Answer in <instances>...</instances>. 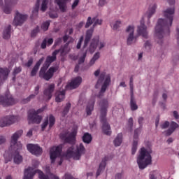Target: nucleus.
<instances>
[{"instance_id":"1","label":"nucleus","mask_w":179,"mask_h":179,"mask_svg":"<svg viewBox=\"0 0 179 179\" xmlns=\"http://www.w3.org/2000/svg\"><path fill=\"white\" fill-rule=\"evenodd\" d=\"M174 7L168 8L164 10L163 15L165 19H159L155 27V38L158 44H163V40L166 34H169V29L173 24L174 17Z\"/></svg>"},{"instance_id":"2","label":"nucleus","mask_w":179,"mask_h":179,"mask_svg":"<svg viewBox=\"0 0 179 179\" xmlns=\"http://www.w3.org/2000/svg\"><path fill=\"white\" fill-rule=\"evenodd\" d=\"M23 135V130L20 129L15 131L11 136L10 140V149L15 152L13 154V160L15 164H20L23 162V157L19 155V150H22L23 145L22 143L17 141V139Z\"/></svg>"},{"instance_id":"3","label":"nucleus","mask_w":179,"mask_h":179,"mask_svg":"<svg viewBox=\"0 0 179 179\" xmlns=\"http://www.w3.org/2000/svg\"><path fill=\"white\" fill-rule=\"evenodd\" d=\"M34 169H36V166L28 167V169H25L23 179H33L36 173L38 174L39 179H59V177L51 173L50 166H45L44 169L46 174L42 171L35 170Z\"/></svg>"},{"instance_id":"4","label":"nucleus","mask_w":179,"mask_h":179,"mask_svg":"<svg viewBox=\"0 0 179 179\" xmlns=\"http://www.w3.org/2000/svg\"><path fill=\"white\" fill-rule=\"evenodd\" d=\"M152 151L145 148H141L137 157V164L140 170H145L150 164H152Z\"/></svg>"},{"instance_id":"5","label":"nucleus","mask_w":179,"mask_h":179,"mask_svg":"<svg viewBox=\"0 0 179 179\" xmlns=\"http://www.w3.org/2000/svg\"><path fill=\"white\" fill-rule=\"evenodd\" d=\"M157 6L156 4H151L148 8V10L145 14L144 17L140 21V25L138 26L137 32L140 36L144 37V38H148V29L146 25H145V19H150L151 16H153L156 12V8Z\"/></svg>"},{"instance_id":"6","label":"nucleus","mask_w":179,"mask_h":179,"mask_svg":"<svg viewBox=\"0 0 179 179\" xmlns=\"http://www.w3.org/2000/svg\"><path fill=\"white\" fill-rule=\"evenodd\" d=\"M99 36H95L91 41L90 45L88 49L84 52L83 54L80 53L79 55L80 56L78 64H83L85 62V58H86V53L87 51H90L91 54H93L94 51H96V48H99V50H101L106 47V42L104 41H99Z\"/></svg>"},{"instance_id":"7","label":"nucleus","mask_w":179,"mask_h":179,"mask_svg":"<svg viewBox=\"0 0 179 179\" xmlns=\"http://www.w3.org/2000/svg\"><path fill=\"white\" fill-rule=\"evenodd\" d=\"M101 107V121L103 124L102 129L106 135H111V127L108 124L106 115H107V108H108V101L104 99L100 103Z\"/></svg>"},{"instance_id":"8","label":"nucleus","mask_w":179,"mask_h":179,"mask_svg":"<svg viewBox=\"0 0 179 179\" xmlns=\"http://www.w3.org/2000/svg\"><path fill=\"white\" fill-rule=\"evenodd\" d=\"M86 149L83 144L80 143L77 145L76 150L73 149V146L69 148L66 152L63 155V157H73L74 160H79L82 155H85Z\"/></svg>"},{"instance_id":"9","label":"nucleus","mask_w":179,"mask_h":179,"mask_svg":"<svg viewBox=\"0 0 179 179\" xmlns=\"http://www.w3.org/2000/svg\"><path fill=\"white\" fill-rule=\"evenodd\" d=\"M111 83V76L110 74H107L103 72L100 74L99 78L95 85L96 89H99L101 87L100 93H104L107 90V87Z\"/></svg>"},{"instance_id":"10","label":"nucleus","mask_w":179,"mask_h":179,"mask_svg":"<svg viewBox=\"0 0 179 179\" xmlns=\"http://www.w3.org/2000/svg\"><path fill=\"white\" fill-rule=\"evenodd\" d=\"M76 134H78V126H74L71 132L69 131H64L60 134V138L66 143L73 145L76 141Z\"/></svg>"},{"instance_id":"11","label":"nucleus","mask_w":179,"mask_h":179,"mask_svg":"<svg viewBox=\"0 0 179 179\" xmlns=\"http://www.w3.org/2000/svg\"><path fill=\"white\" fill-rule=\"evenodd\" d=\"M144 119L142 117H138V122L140 125V128H137L134 130V134L133 138V143L131 147V155H135L136 153V150H138V142H139V134H141V131L142 128V125H143Z\"/></svg>"},{"instance_id":"12","label":"nucleus","mask_w":179,"mask_h":179,"mask_svg":"<svg viewBox=\"0 0 179 179\" xmlns=\"http://www.w3.org/2000/svg\"><path fill=\"white\" fill-rule=\"evenodd\" d=\"M44 109L45 108H41L37 110L34 109L29 110L28 112L29 124H40V122H41V120H43V117L38 114L43 113Z\"/></svg>"},{"instance_id":"13","label":"nucleus","mask_w":179,"mask_h":179,"mask_svg":"<svg viewBox=\"0 0 179 179\" xmlns=\"http://www.w3.org/2000/svg\"><path fill=\"white\" fill-rule=\"evenodd\" d=\"M62 152V145H59L58 146H54L50 148V159L51 163H55V159H60L59 162V166L62 164V156H61V153Z\"/></svg>"},{"instance_id":"14","label":"nucleus","mask_w":179,"mask_h":179,"mask_svg":"<svg viewBox=\"0 0 179 179\" xmlns=\"http://www.w3.org/2000/svg\"><path fill=\"white\" fill-rule=\"evenodd\" d=\"M48 69V67L43 66L39 72V76L45 80H50L52 76H54V73L58 71V66H52L49 69V70L45 72Z\"/></svg>"},{"instance_id":"15","label":"nucleus","mask_w":179,"mask_h":179,"mask_svg":"<svg viewBox=\"0 0 179 179\" xmlns=\"http://www.w3.org/2000/svg\"><path fill=\"white\" fill-rule=\"evenodd\" d=\"M169 127V128L167 129V127ZM161 129H167L165 131H164V134L166 136H170L178 128V124H177L175 122H171V124L170 122L168 121H165L161 123L160 124Z\"/></svg>"},{"instance_id":"16","label":"nucleus","mask_w":179,"mask_h":179,"mask_svg":"<svg viewBox=\"0 0 179 179\" xmlns=\"http://www.w3.org/2000/svg\"><path fill=\"white\" fill-rule=\"evenodd\" d=\"M63 41H64V43H66L67 41L68 43H66L64 46H62L60 50H57L59 51V52H60V55L62 57H65V55H66V54H68L69 51H71V48H69V43H73V39L72 38V37L69 36L68 35H65L63 37Z\"/></svg>"},{"instance_id":"17","label":"nucleus","mask_w":179,"mask_h":179,"mask_svg":"<svg viewBox=\"0 0 179 179\" xmlns=\"http://www.w3.org/2000/svg\"><path fill=\"white\" fill-rule=\"evenodd\" d=\"M19 121V117L17 116H6L0 119V127L3 128L4 127H10L13 124H15Z\"/></svg>"},{"instance_id":"18","label":"nucleus","mask_w":179,"mask_h":179,"mask_svg":"<svg viewBox=\"0 0 179 179\" xmlns=\"http://www.w3.org/2000/svg\"><path fill=\"white\" fill-rule=\"evenodd\" d=\"M134 33H135V26L129 25L126 28L127 43L128 45H131V44H134L136 42V38L134 36Z\"/></svg>"},{"instance_id":"19","label":"nucleus","mask_w":179,"mask_h":179,"mask_svg":"<svg viewBox=\"0 0 179 179\" xmlns=\"http://www.w3.org/2000/svg\"><path fill=\"white\" fill-rule=\"evenodd\" d=\"M13 0H0V6L4 13L9 15L12 12V6L15 5Z\"/></svg>"},{"instance_id":"20","label":"nucleus","mask_w":179,"mask_h":179,"mask_svg":"<svg viewBox=\"0 0 179 179\" xmlns=\"http://www.w3.org/2000/svg\"><path fill=\"white\" fill-rule=\"evenodd\" d=\"M41 0H37L36 4L35 5V7L32 11L33 16H37L38 15V9L40 8V1ZM50 2V0H42L41 10L42 12H45L47 10V8L48 6V3Z\"/></svg>"},{"instance_id":"21","label":"nucleus","mask_w":179,"mask_h":179,"mask_svg":"<svg viewBox=\"0 0 179 179\" xmlns=\"http://www.w3.org/2000/svg\"><path fill=\"white\" fill-rule=\"evenodd\" d=\"M27 150L35 156H41L43 153V149L37 144H28L27 145Z\"/></svg>"},{"instance_id":"22","label":"nucleus","mask_w":179,"mask_h":179,"mask_svg":"<svg viewBox=\"0 0 179 179\" xmlns=\"http://www.w3.org/2000/svg\"><path fill=\"white\" fill-rule=\"evenodd\" d=\"M26 19H27V15H23L17 11L13 20V24L15 26H22L23 23H24Z\"/></svg>"},{"instance_id":"23","label":"nucleus","mask_w":179,"mask_h":179,"mask_svg":"<svg viewBox=\"0 0 179 179\" xmlns=\"http://www.w3.org/2000/svg\"><path fill=\"white\" fill-rule=\"evenodd\" d=\"M12 104H15V99L10 94H7L6 96H0V105L3 106L4 107L6 106H12Z\"/></svg>"},{"instance_id":"24","label":"nucleus","mask_w":179,"mask_h":179,"mask_svg":"<svg viewBox=\"0 0 179 179\" xmlns=\"http://www.w3.org/2000/svg\"><path fill=\"white\" fill-rule=\"evenodd\" d=\"M82 83V78L81 77H76L71 80V81L66 85V89H76V87H79V85Z\"/></svg>"},{"instance_id":"25","label":"nucleus","mask_w":179,"mask_h":179,"mask_svg":"<svg viewBox=\"0 0 179 179\" xmlns=\"http://www.w3.org/2000/svg\"><path fill=\"white\" fill-rule=\"evenodd\" d=\"M49 122V129H51L52 127L54 126V124H55V117L52 116V115H50L48 117L46 118V120L43 122L42 124V131H44L45 128H47Z\"/></svg>"},{"instance_id":"26","label":"nucleus","mask_w":179,"mask_h":179,"mask_svg":"<svg viewBox=\"0 0 179 179\" xmlns=\"http://www.w3.org/2000/svg\"><path fill=\"white\" fill-rule=\"evenodd\" d=\"M58 52H59V50H55L52 52V56H48L43 66L48 68L51 64H52V62L57 59V55Z\"/></svg>"},{"instance_id":"27","label":"nucleus","mask_w":179,"mask_h":179,"mask_svg":"<svg viewBox=\"0 0 179 179\" xmlns=\"http://www.w3.org/2000/svg\"><path fill=\"white\" fill-rule=\"evenodd\" d=\"M54 89H55V85L50 84L48 86V88L45 90L44 94L48 97V100H50L52 97V92H54Z\"/></svg>"},{"instance_id":"28","label":"nucleus","mask_w":179,"mask_h":179,"mask_svg":"<svg viewBox=\"0 0 179 179\" xmlns=\"http://www.w3.org/2000/svg\"><path fill=\"white\" fill-rule=\"evenodd\" d=\"M92 36H93V28H91L87 31L85 38L84 41L83 50H85V48L87 47V44H89V41H90Z\"/></svg>"},{"instance_id":"29","label":"nucleus","mask_w":179,"mask_h":179,"mask_svg":"<svg viewBox=\"0 0 179 179\" xmlns=\"http://www.w3.org/2000/svg\"><path fill=\"white\" fill-rule=\"evenodd\" d=\"M68 0H55V3L58 5L61 12H66V1Z\"/></svg>"},{"instance_id":"30","label":"nucleus","mask_w":179,"mask_h":179,"mask_svg":"<svg viewBox=\"0 0 179 179\" xmlns=\"http://www.w3.org/2000/svg\"><path fill=\"white\" fill-rule=\"evenodd\" d=\"M107 160H108V158L106 157L101 162L99 167L96 171V177H99V176H100V173L104 171V169H106V162H107Z\"/></svg>"},{"instance_id":"31","label":"nucleus","mask_w":179,"mask_h":179,"mask_svg":"<svg viewBox=\"0 0 179 179\" xmlns=\"http://www.w3.org/2000/svg\"><path fill=\"white\" fill-rule=\"evenodd\" d=\"M44 61V57H42L39 59L38 62H36V65L33 68L31 72V76H36V74L37 73V71H38V69L40 68V65L43 64V62Z\"/></svg>"},{"instance_id":"32","label":"nucleus","mask_w":179,"mask_h":179,"mask_svg":"<svg viewBox=\"0 0 179 179\" xmlns=\"http://www.w3.org/2000/svg\"><path fill=\"white\" fill-rule=\"evenodd\" d=\"M12 30V26L8 25L3 30V38L4 40H8V38H10V32Z\"/></svg>"},{"instance_id":"33","label":"nucleus","mask_w":179,"mask_h":179,"mask_svg":"<svg viewBox=\"0 0 179 179\" xmlns=\"http://www.w3.org/2000/svg\"><path fill=\"white\" fill-rule=\"evenodd\" d=\"M65 99V90L57 91L56 92L55 100L57 103H61Z\"/></svg>"},{"instance_id":"34","label":"nucleus","mask_w":179,"mask_h":179,"mask_svg":"<svg viewBox=\"0 0 179 179\" xmlns=\"http://www.w3.org/2000/svg\"><path fill=\"white\" fill-rule=\"evenodd\" d=\"M9 72H10V71H9V69L7 68H0V80H2V79L3 80H5V79H6L9 75Z\"/></svg>"},{"instance_id":"35","label":"nucleus","mask_w":179,"mask_h":179,"mask_svg":"<svg viewBox=\"0 0 179 179\" xmlns=\"http://www.w3.org/2000/svg\"><path fill=\"white\" fill-rule=\"evenodd\" d=\"M93 108H94V99H92L86 108V113L87 115H90L92 114V111H93Z\"/></svg>"},{"instance_id":"36","label":"nucleus","mask_w":179,"mask_h":179,"mask_svg":"<svg viewBox=\"0 0 179 179\" xmlns=\"http://www.w3.org/2000/svg\"><path fill=\"white\" fill-rule=\"evenodd\" d=\"M130 107L131 111H135L138 108L136 101H135V98L134 97V93H131Z\"/></svg>"},{"instance_id":"37","label":"nucleus","mask_w":179,"mask_h":179,"mask_svg":"<svg viewBox=\"0 0 179 179\" xmlns=\"http://www.w3.org/2000/svg\"><path fill=\"white\" fill-rule=\"evenodd\" d=\"M113 143L115 146H120L121 143H122V133H120L117 134L115 140L113 141Z\"/></svg>"},{"instance_id":"38","label":"nucleus","mask_w":179,"mask_h":179,"mask_svg":"<svg viewBox=\"0 0 179 179\" xmlns=\"http://www.w3.org/2000/svg\"><path fill=\"white\" fill-rule=\"evenodd\" d=\"M99 58H100V52H97L94 55L93 57L90 61V66H92V65H94V64H96V61H97Z\"/></svg>"},{"instance_id":"39","label":"nucleus","mask_w":179,"mask_h":179,"mask_svg":"<svg viewBox=\"0 0 179 179\" xmlns=\"http://www.w3.org/2000/svg\"><path fill=\"white\" fill-rule=\"evenodd\" d=\"M83 141L84 143H90L92 142V135L89 133H85L83 136Z\"/></svg>"},{"instance_id":"40","label":"nucleus","mask_w":179,"mask_h":179,"mask_svg":"<svg viewBox=\"0 0 179 179\" xmlns=\"http://www.w3.org/2000/svg\"><path fill=\"white\" fill-rule=\"evenodd\" d=\"M110 27L113 30H117V29H120V27H121V21L120 20L113 21L110 23Z\"/></svg>"},{"instance_id":"41","label":"nucleus","mask_w":179,"mask_h":179,"mask_svg":"<svg viewBox=\"0 0 179 179\" xmlns=\"http://www.w3.org/2000/svg\"><path fill=\"white\" fill-rule=\"evenodd\" d=\"M38 90H40V86L37 85L35 87V94H31L28 98H27L26 101H30L31 99H34V97L38 94Z\"/></svg>"},{"instance_id":"42","label":"nucleus","mask_w":179,"mask_h":179,"mask_svg":"<svg viewBox=\"0 0 179 179\" xmlns=\"http://www.w3.org/2000/svg\"><path fill=\"white\" fill-rule=\"evenodd\" d=\"M70 108H71V103H67L62 113V117H65L66 115V114H68V113H69Z\"/></svg>"},{"instance_id":"43","label":"nucleus","mask_w":179,"mask_h":179,"mask_svg":"<svg viewBox=\"0 0 179 179\" xmlns=\"http://www.w3.org/2000/svg\"><path fill=\"white\" fill-rule=\"evenodd\" d=\"M93 27H96V26H100L101 25V23H103V20L97 18V17H93Z\"/></svg>"},{"instance_id":"44","label":"nucleus","mask_w":179,"mask_h":179,"mask_svg":"<svg viewBox=\"0 0 179 179\" xmlns=\"http://www.w3.org/2000/svg\"><path fill=\"white\" fill-rule=\"evenodd\" d=\"M157 177H160V173L157 171H154L150 173V179H156Z\"/></svg>"},{"instance_id":"45","label":"nucleus","mask_w":179,"mask_h":179,"mask_svg":"<svg viewBox=\"0 0 179 179\" xmlns=\"http://www.w3.org/2000/svg\"><path fill=\"white\" fill-rule=\"evenodd\" d=\"M48 27H50V21L43 22L41 26V29L43 30V31H47V30H48Z\"/></svg>"},{"instance_id":"46","label":"nucleus","mask_w":179,"mask_h":179,"mask_svg":"<svg viewBox=\"0 0 179 179\" xmlns=\"http://www.w3.org/2000/svg\"><path fill=\"white\" fill-rule=\"evenodd\" d=\"M93 23H94L93 18L92 19V17H88L87 20V22L85 24V29H88V27H90V26H92Z\"/></svg>"},{"instance_id":"47","label":"nucleus","mask_w":179,"mask_h":179,"mask_svg":"<svg viewBox=\"0 0 179 179\" xmlns=\"http://www.w3.org/2000/svg\"><path fill=\"white\" fill-rule=\"evenodd\" d=\"M107 3H108V0H99L98 6L99 8H103V6H106Z\"/></svg>"},{"instance_id":"48","label":"nucleus","mask_w":179,"mask_h":179,"mask_svg":"<svg viewBox=\"0 0 179 179\" xmlns=\"http://www.w3.org/2000/svg\"><path fill=\"white\" fill-rule=\"evenodd\" d=\"M38 31H40V27H36L31 33V37H36Z\"/></svg>"},{"instance_id":"49","label":"nucleus","mask_w":179,"mask_h":179,"mask_svg":"<svg viewBox=\"0 0 179 179\" xmlns=\"http://www.w3.org/2000/svg\"><path fill=\"white\" fill-rule=\"evenodd\" d=\"M128 127L130 131H132V127H134V119L132 117H130L128 120Z\"/></svg>"},{"instance_id":"50","label":"nucleus","mask_w":179,"mask_h":179,"mask_svg":"<svg viewBox=\"0 0 179 179\" xmlns=\"http://www.w3.org/2000/svg\"><path fill=\"white\" fill-rule=\"evenodd\" d=\"M130 92L134 93V78L132 77L130 78Z\"/></svg>"},{"instance_id":"51","label":"nucleus","mask_w":179,"mask_h":179,"mask_svg":"<svg viewBox=\"0 0 179 179\" xmlns=\"http://www.w3.org/2000/svg\"><path fill=\"white\" fill-rule=\"evenodd\" d=\"M49 15L51 19H55L58 17V14L55 12H50Z\"/></svg>"},{"instance_id":"52","label":"nucleus","mask_w":179,"mask_h":179,"mask_svg":"<svg viewBox=\"0 0 179 179\" xmlns=\"http://www.w3.org/2000/svg\"><path fill=\"white\" fill-rule=\"evenodd\" d=\"M144 46H145V48L147 50H150V47H152V43H150V41H147L145 43Z\"/></svg>"},{"instance_id":"53","label":"nucleus","mask_w":179,"mask_h":179,"mask_svg":"<svg viewBox=\"0 0 179 179\" xmlns=\"http://www.w3.org/2000/svg\"><path fill=\"white\" fill-rule=\"evenodd\" d=\"M83 38H84L83 36H82L80 38V40H79V41H78V44H77V48H78V50H79V48H80V47H81V45H82V43H83Z\"/></svg>"},{"instance_id":"54","label":"nucleus","mask_w":179,"mask_h":179,"mask_svg":"<svg viewBox=\"0 0 179 179\" xmlns=\"http://www.w3.org/2000/svg\"><path fill=\"white\" fill-rule=\"evenodd\" d=\"M62 42V38H59L55 41V44L53 45V48L57 47V45H59V43Z\"/></svg>"},{"instance_id":"55","label":"nucleus","mask_w":179,"mask_h":179,"mask_svg":"<svg viewBox=\"0 0 179 179\" xmlns=\"http://www.w3.org/2000/svg\"><path fill=\"white\" fill-rule=\"evenodd\" d=\"M22 71V68L17 67L14 69L13 75H17V73H20V72Z\"/></svg>"},{"instance_id":"56","label":"nucleus","mask_w":179,"mask_h":179,"mask_svg":"<svg viewBox=\"0 0 179 179\" xmlns=\"http://www.w3.org/2000/svg\"><path fill=\"white\" fill-rule=\"evenodd\" d=\"M6 142V138L4 136H0V145H3Z\"/></svg>"},{"instance_id":"57","label":"nucleus","mask_w":179,"mask_h":179,"mask_svg":"<svg viewBox=\"0 0 179 179\" xmlns=\"http://www.w3.org/2000/svg\"><path fill=\"white\" fill-rule=\"evenodd\" d=\"M47 47V38H45L41 43V48L44 49Z\"/></svg>"},{"instance_id":"58","label":"nucleus","mask_w":179,"mask_h":179,"mask_svg":"<svg viewBox=\"0 0 179 179\" xmlns=\"http://www.w3.org/2000/svg\"><path fill=\"white\" fill-rule=\"evenodd\" d=\"M78 3H79V0H74L73 3L72 4V9H75V8L78 6Z\"/></svg>"},{"instance_id":"59","label":"nucleus","mask_w":179,"mask_h":179,"mask_svg":"<svg viewBox=\"0 0 179 179\" xmlns=\"http://www.w3.org/2000/svg\"><path fill=\"white\" fill-rule=\"evenodd\" d=\"M33 136V129H30L27 134V136H28V138H31V136Z\"/></svg>"},{"instance_id":"60","label":"nucleus","mask_w":179,"mask_h":179,"mask_svg":"<svg viewBox=\"0 0 179 179\" xmlns=\"http://www.w3.org/2000/svg\"><path fill=\"white\" fill-rule=\"evenodd\" d=\"M4 159H5V163H8V162H10L12 160V157L10 156L6 157V154L4 155Z\"/></svg>"},{"instance_id":"61","label":"nucleus","mask_w":179,"mask_h":179,"mask_svg":"<svg viewBox=\"0 0 179 179\" xmlns=\"http://www.w3.org/2000/svg\"><path fill=\"white\" fill-rule=\"evenodd\" d=\"M54 43V40L52 38H47V44L48 45H51Z\"/></svg>"},{"instance_id":"62","label":"nucleus","mask_w":179,"mask_h":179,"mask_svg":"<svg viewBox=\"0 0 179 179\" xmlns=\"http://www.w3.org/2000/svg\"><path fill=\"white\" fill-rule=\"evenodd\" d=\"M173 115L174 118H176V120H178V118H179L178 112H177L176 110L173 111Z\"/></svg>"},{"instance_id":"63","label":"nucleus","mask_w":179,"mask_h":179,"mask_svg":"<svg viewBox=\"0 0 179 179\" xmlns=\"http://www.w3.org/2000/svg\"><path fill=\"white\" fill-rule=\"evenodd\" d=\"M33 64V59H30L28 62L26 64V65L29 67L31 66V65Z\"/></svg>"},{"instance_id":"64","label":"nucleus","mask_w":179,"mask_h":179,"mask_svg":"<svg viewBox=\"0 0 179 179\" xmlns=\"http://www.w3.org/2000/svg\"><path fill=\"white\" fill-rule=\"evenodd\" d=\"M115 179H122V174L121 173H117L115 175Z\"/></svg>"}]
</instances>
